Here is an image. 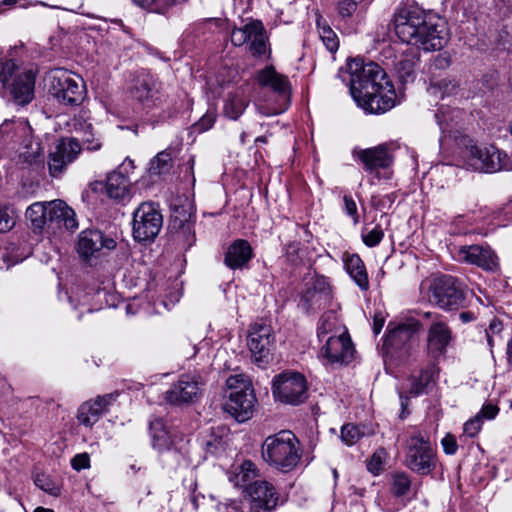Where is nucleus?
Returning <instances> with one entry per match:
<instances>
[{
    "mask_svg": "<svg viewBox=\"0 0 512 512\" xmlns=\"http://www.w3.org/2000/svg\"><path fill=\"white\" fill-rule=\"evenodd\" d=\"M350 93L365 112L385 113L396 105V92L385 71L374 62L355 58L348 64Z\"/></svg>",
    "mask_w": 512,
    "mask_h": 512,
    "instance_id": "f257e3e1",
    "label": "nucleus"
},
{
    "mask_svg": "<svg viewBox=\"0 0 512 512\" xmlns=\"http://www.w3.org/2000/svg\"><path fill=\"white\" fill-rule=\"evenodd\" d=\"M397 37L409 45L424 51L442 49L448 41V32L443 20H428L418 6H408L397 11L394 18Z\"/></svg>",
    "mask_w": 512,
    "mask_h": 512,
    "instance_id": "f03ea898",
    "label": "nucleus"
},
{
    "mask_svg": "<svg viewBox=\"0 0 512 512\" xmlns=\"http://www.w3.org/2000/svg\"><path fill=\"white\" fill-rule=\"evenodd\" d=\"M26 218L35 233L48 236L74 232L79 226L75 211L61 199L34 202L27 208Z\"/></svg>",
    "mask_w": 512,
    "mask_h": 512,
    "instance_id": "7ed1b4c3",
    "label": "nucleus"
},
{
    "mask_svg": "<svg viewBox=\"0 0 512 512\" xmlns=\"http://www.w3.org/2000/svg\"><path fill=\"white\" fill-rule=\"evenodd\" d=\"M150 433L153 448L161 454L164 463L172 469L190 465L187 455L188 440L177 427L156 418L150 422Z\"/></svg>",
    "mask_w": 512,
    "mask_h": 512,
    "instance_id": "20e7f679",
    "label": "nucleus"
},
{
    "mask_svg": "<svg viewBox=\"0 0 512 512\" xmlns=\"http://www.w3.org/2000/svg\"><path fill=\"white\" fill-rule=\"evenodd\" d=\"M263 460L282 472L297 467L302 456L298 438L289 430H282L268 436L261 447Z\"/></svg>",
    "mask_w": 512,
    "mask_h": 512,
    "instance_id": "39448f33",
    "label": "nucleus"
},
{
    "mask_svg": "<svg viewBox=\"0 0 512 512\" xmlns=\"http://www.w3.org/2000/svg\"><path fill=\"white\" fill-rule=\"evenodd\" d=\"M420 326L419 321L414 319L398 324L389 323L383 343L384 361L396 365L405 362L411 355L414 336Z\"/></svg>",
    "mask_w": 512,
    "mask_h": 512,
    "instance_id": "423d86ee",
    "label": "nucleus"
},
{
    "mask_svg": "<svg viewBox=\"0 0 512 512\" xmlns=\"http://www.w3.org/2000/svg\"><path fill=\"white\" fill-rule=\"evenodd\" d=\"M352 156L359 161L369 175V183L376 185L382 180H390L392 171L390 167L394 158L387 144H380L371 148L355 147Z\"/></svg>",
    "mask_w": 512,
    "mask_h": 512,
    "instance_id": "0eeeda50",
    "label": "nucleus"
},
{
    "mask_svg": "<svg viewBox=\"0 0 512 512\" xmlns=\"http://www.w3.org/2000/svg\"><path fill=\"white\" fill-rule=\"evenodd\" d=\"M10 93L17 104L25 105L34 97L35 73L32 70L20 71L13 60L0 64V94L8 84Z\"/></svg>",
    "mask_w": 512,
    "mask_h": 512,
    "instance_id": "6e6552de",
    "label": "nucleus"
},
{
    "mask_svg": "<svg viewBox=\"0 0 512 512\" xmlns=\"http://www.w3.org/2000/svg\"><path fill=\"white\" fill-rule=\"evenodd\" d=\"M404 463L407 468L419 475H428L436 468V452L428 436L415 432L409 437L406 442Z\"/></svg>",
    "mask_w": 512,
    "mask_h": 512,
    "instance_id": "1a4fd4ad",
    "label": "nucleus"
},
{
    "mask_svg": "<svg viewBox=\"0 0 512 512\" xmlns=\"http://www.w3.org/2000/svg\"><path fill=\"white\" fill-rule=\"evenodd\" d=\"M48 80L50 83L49 93L60 104L66 106L78 105L85 95L83 79L65 69L53 70Z\"/></svg>",
    "mask_w": 512,
    "mask_h": 512,
    "instance_id": "9d476101",
    "label": "nucleus"
},
{
    "mask_svg": "<svg viewBox=\"0 0 512 512\" xmlns=\"http://www.w3.org/2000/svg\"><path fill=\"white\" fill-rule=\"evenodd\" d=\"M249 505L231 502L223 505L222 512H272L277 506L278 494L273 484L266 480H255L247 487Z\"/></svg>",
    "mask_w": 512,
    "mask_h": 512,
    "instance_id": "9b49d317",
    "label": "nucleus"
},
{
    "mask_svg": "<svg viewBox=\"0 0 512 512\" xmlns=\"http://www.w3.org/2000/svg\"><path fill=\"white\" fill-rule=\"evenodd\" d=\"M467 287L457 278L443 275L434 279L430 299L441 309L456 310L465 306Z\"/></svg>",
    "mask_w": 512,
    "mask_h": 512,
    "instance_id": "f8f14e48",
    "label": "nucleus"
},
{
    "mask_svg": "<svg viewBox=\"0 0 512 512\" xmlns=\"http://www.w3.org/2000/svg\"><path fill=\"white\" fill-rule=\"evenodd\" d=\"M163 217L154 203H142L133 214V237L138 242L153 241L159 234Z\"/></svg>",
    "mask_w": 512,
    "mask_h": 512,
    "instance_id": "ddd939ff",
    "label": "nucleus"
},
{
    "mask_svg": "<svg viewBox=\"0 0 512 512\" xmlns=\"http://www.w3.org/2000/svg\"><path fill=\"white\" fill-rule=\"evenodd\" d=\"M231 42L235 46L246 45L249 52L256 57L266 55L268 51V36L261 21L253 20L242 27L234 28Z\"/></svg>",
    "mask_w": 512,
    "mask_h": 512,
    "instance_id": "4468645a",
    "label": "nucleus"
},
{
    "mask_svg": "<svg viewBox=\"0 0 512 512\" xmlns=\"http://www.w3.org/2000/svg\"><path fill=\"white\" fill-rule=\"evenodd\" d=\"M273 395L282 403L298 405L307 398V382L297 372L283 373L273 382Z\"/></svg>",
    "mask_w": 512,
    "mask_h": 512,
    "instance_id": "2eb2a0df",
    "label": "nucleus"
},
{
    "mask_svg": "<svg viewBox=\"0 0 512 512\" xmlns=\"http://www.w3.org/2000/svg\"><path fill=\"white\" fill-rule=\"evenodd\" d=\"M272 328L263 323H255L250 327L247 345L254 362L267 363L273 344Z\"/></svg>",
    "mask_w": 512,
    "mask_h": 512,
    "instance_id": "dca6fc26",
    "label": "nucleus"
},
{
    "mask_svg": "<svg viewBox=\"0 0 512 512\" xmlns=\"http://www.w3.org/2000/svg\"><path fill=\"white\" fill-rule=\"evenodd\" d=\"M129 92L131 98L145 109H151L161 101L158 83L152 75L145 72L139 73L132 80Z\"/></svg>",
    "mask_w": 512,
    "mask_h": 512,
    "instance_id": "f3484780",
    "label": "nucleus"
},
{
    "mask_svg": "<svg viewBox=\"0 0 512 512\" xmlns=\"http://www.w3.org/2000/svg\"><path fill=\"white\" fill-rule=\"evenodd\" d=\"M320 357L328 364H348L354 354L351 338L346 332L344 335L329 336L324 340Z\"/></svg>",
    "mask_w": 512,
    "mask_h": 512,
    "instance_id": "a211bd4d",
    "label": "nucleus"
},
{
    "mask_svg": "<svg viewBox=\"0 0 512 512\" xmlns=\"http://www.w3.org/2000/svg\"><path fill=\"white\" fill-rule=\"evenodd\" d=\"M456 257L460 262L477 266L483 270L494 271L498 268V257L488 245L460 246Z\"/></svg>",
    "mask_w": 512,
    "mask_h": 512,
    "instance_id": "6ab92c4d",
    "label": "nucleus"
},
{
    "mask_svg": "<svg viewBox=\"0 0 512 512\" xmlns=\"http://www.w3.org/2000/svg\"><path fill=\"white\" fill-rule=\"evenodd\" d=\"M116 241L104 235L100 230H84L80 233L77 251L84 259H89L93 256H98L104 251L115 249Z\"/></svg>",
    "mask_w": 512,
    "mask_h": 512,
    "instance_id": "aec40b11",
    "label": "nucleus"
},
{
    "mask_svg": "<svg viewBox=\"0 0 512 512\" xmlns=\"http://www.w3.org/2000/svg\"><path fill=\"white\" fill-rule=\"evenodd\" d=\"M454 337L449 325L442 320H434L427 331L426 349L430 357L437 359L446 354Z\"/></svg>",
    "mask_w": 512,
    "mask_h": 512,
    "instance_id": "412c9836",
    "label": "nucleus"
},
{
    "mask_svg": "<svg viewBox=\"0 0 512 512\" xmlns=\"http://www.w3.org/2000/svg\"><path fill=\"white\" fill-rule=\"evenodd\" d=\"M201 393L200 383L195 376L183 375L165 394V399L172 405L195 402Z\"/></svg>",
    "mask_w": 512,
    "mask_h": 512,
    "instance_id": "4be33fe9",
    "label": "nucleus"
},
{
    "mask_svg": "<svg viewBox=\"0 0 512 512\" xmlns=\"http://www.w3.org/2000/svg\"><path fill=\"white\" fill-rule=\"evenodd\" d=\"M118 396V392H113L83 403L77 414L79 422L86 427L93 426L109 410Z\"/></svg>",
    "mask_w": 512,
    "mask_h": 512,
    "instance_id": "5701e85b",
    "label": "nucleus"
},
{
    "mask_svg": "<svg viewBox=\"0 0 512 512\" xmlns=\"http://www.w3.org/2000/svg\"><path fill=\"white\" fill-rule=\"evenodd\" d=\"M194 215L190 204L175 206L171 214L170 227L178 238L185 240L188 246L194 241Z\"/></svg>",
    "mask_w": 512,
    "mask_h": 512,
    "instance_id": "b1692460",
    "label": "nucleus"
},
{
    "mask_svg": "<svg viewBox=\"0 0 512 512\" xmlns=\"http://www.w3.org/2000/svg\"><path fill=\"white\" fill-rule=\"evenodd\" d=\"M255 403L254 391L244 392V395L240 396L236 393L229 394L226 409L238 422H244L252 416Z\"/></svg>",
    "mask_w": 512,
    "mask_h": 512,
    "instance_id": "393cba45",
    "label": "nucleus"
},
{
    "mask_svg": "<svg viewBox=\"0 0 512 512\" xmlns=\"http://www.w3.org/2000/svg\"><path fill=\"white\" fill-rule=\"evenodd\" d=\"M249 97L244 87L229 90L223 100V114L231 120H237L249 105Z\"/></svg>",
    "mask_w": 512,
    "mask_h": 512,
    "instance_id": "a878e982",
    "label": "nucleus"
},
{
    "mask_svg": "<svg viewBox=\"0 0 512 512\" xmlns=\"http://www.w3.org/2000/svg\"><path fill=\"white\" fill-rule=\"evenodd\" d=\"M104 187L111 199L121 201L131 197V181L129 176L123 173L115 171L109 173Z\"/></svg>",
    "mask_w": 512,
    "mask_h": 512,
    "instance_id": "bb28decb",
    "label": "nucleus"
},
{
    "mask_svg": "<svg viewBox=\"0 0 512 512\" xmlns=\"http://www.w3.org/2000/svg\"><path fill=\"white\" fill-rule=\"evenodd\" d=\"M252 258V248L248 241L238 239L227 249L224 262L231 269L243 268Z\"/></svg>",
    "mask_w": 512,
    "mask_h": 512,
    "instance_id": "cd10ccee",
    "label": "nucleus"
},
{
    "mask_svg": "<svg viewBox=\"0 0 512 512\" xmlns=\"http://www.w3.org/2000/svg\"><path fill=\"white\" fill-rule=\"evenodd\" d=\"M418 62L419 53L414 48H409L407 52L402 53L395 64V71L402 83H411L415 80Z\"/></svg>",
    "mask_w": 512,
    "mask_h": 512,
    "instance_id": "c85d7f7f",
    "label": "nucleus"
},
{
    "mask_svg": "<svg viewBox=\"0 0 512 512\" xmlns=\"http://www.w3.org/2000/svg\"><path fill=\"white\" fill-rule=\"evenodd\" d=\"M346 272L354 280L357 286L366 291L369 289V279L366 267L362 259L357 254H346L343 258Z\"/></svg>",
    "mask_w": 512,
    "mask_h": 512,
    "instance_id": "c756f323",
    "label": "nucleus"
},
{
    "mask_svg": "<svg viewBox=\"0 0 512 512\" xmlns=\"http://www.w3.org/2000/svg\"><path fill=\"white\" fill-rule=\"evenodd\" d=\"M482 153H484L483 155H486V159L488 160L486 163L476 160V166L481 169V172L493 173L510 168L507 154L500 151L497 147L489 145Z\"/></svg>",
    "mask_w": 512,
    "mask_h": 512,
    "instance_id": "7c9ffc66",
    "label": "nucleus"
},
{
    "mask_svg": "<svg viewBox=\"0 0 512 512\" xmlns=\"http://www.w3.org/2000/svg\"><path fill=\"white\" fill-rule=\"evenodd\" d=\"M346 332H348L347 328L341 323L334 311L325 312L321 316L317 327V337L320 342L329 336L344 335Z\"/></svg>",
    "mask_w": 512,
    "mask_h": 512,
    "instance_id": "2f4dec72",
    "label": "nucleus"
},
{
    "mask_svg": "<svg viewBox=\"0 0 512 512\" xmlns=\"http://www.w3.org/2000/svg\"><path fill=\"white\" fill-rule=\"evenodd\" d=\"M258 81L262 86H269L280 95L289 94V81L286 76L279 74L273 67H266L258 74Z\"/></svg>",
    "mask_w": 512,
    "mask_h": 512,
    "instance_id": "473e14b6",
    "label": "nucleus"
},
{
    "mask_svg": "<svg viewBox=\"0 0 512 512\" xmlns=\"http://www.w3.org/2000/svg\"><path fill=\"white\" fill-rule=\"evenodd\" d=\"M258 475V470L256 465L250 461L245 460L241 465L234 468L229 473V481L232 482L235 486L247 487L251 484Z\"/></svg>",
    "mask_w": 512,
    "mask_h": 512,
    "instance_id": "72a5a7b5",
    "label": "nucleus"
},
{
    "mask_svg": "<svg viewBox=\"0 0 512 512\" xmlns=\"http://www.w3.org/2000/svg\"><path fill=\"white\" fill-rule=\"evenodd\" d=\"M438 376V368L431 364L421 370L419 376L412 381L410 393L417 396L427 392L434 384Z\"/></svg>",
    "mask_w": 512,
    "mask_h": 512,
    "instance_id": "f704fd0d",
    "label": "nucleus"
},
{
    "mask_svg": "<svg viewBox=\"0 0 512 512\" xmlns=\"http://www.w3.org/2000/svg\"><path fill=\"white\" fill-rule=\"evenodd\" d=\"M75 131L81 136L86 150L94 152L102 148L103 140L99 133L94 131L91 123L79 121L75 124Z\"/></svg>",
    "mask_w": 512,
    "mask_h": 512,
    "instance_id": "c9c22d12",
    "label": "nucleus"
},
{
    "mask_svg": "<svg viewBox=\"0 0 512 512\" xmlns=\"http://www.w3.org/2000/svg\"><path fill=\"white\" fill-rule=\"evenodd\" d=\"M43 149L38 141L32 137L26 136L19 148V162L23 164H36L41 160Z\"/></svg>",
    "mask_w": 512,
    "mask_h": 512,
    "instance_id": "e433bc0d",
    "label": "nucleus"
},
{
    "mask_svg": "<svg viewBox=\"0 0 512 512\" xmlns=\"http://www.w3.org/2000/svg\"><path fill=\"white\" fill-rule=\"evenodd\" d=\"M318 33L321 41L331 53H334L339 48V39L336 33L331 29L329 25L322 19L321 15H317L316 19Z\"/></svg>",
    "mask_w": 512,
    "mask_h": 512,
    "instance_id": "4c0bfd02",
    "label": "nucleus"
},
{
    "mask_svg": "<svg viewBox=\"0 0 512 512\" xmlns=\"http://www.w3.org/2000/svg\"><path fill=\"white\" fill-rule=\"evenodd\" d=\"M459 83L455 79L443 78L439 81L432 82L428 88V93L434 97L443 99L457 93Z\"/></svg>",
    "mask_w": 512,
    "mask_h": 512,
    "instance_id": "58836bf2",
    "label": "nucleus"
},
{
    "mask_svg": "<svg viewBox=\"0 0 512 512\" xmlns=\"http://www.w3.org/2000/svg\"><path fill=\"white\" fill-rule=\"evenodd\" d=\"M81 145L76 138H62L55 146V151L59 152L65 159L73 162L81 152Z\"/></svg>",
    "mask_w": 512,
    "mask_h": 512,
    "instance_id": "ea45409f",
    "label": "nucleus"
},
{
    "mask_svg": "<svg viewBox=\"0 0 512 512\" xmlns=\"http://www.w3.org/2000/svg\"><path fill=\"white\" fill-rule=\"evenodd\" d=\"M487 146L488 145H471L463 151V158L467 168L481 171V169L476 166V160L482 161L483 163L487 162L488 159H486V155L482 153L483 150L487 149Z\"/></svg>",
    "mask_w": 512,
    "mask_h": 512,
    "instance_id": "a19ab883",
    "label": "nucleus"
},
{
    "mask_svg": "<svg viewBox=\"0 0 512 512\" xmlns=\"http://www.w3.org/2000/svg\"><path fill=\"white\" fill-rule=\"evenodd\" d=\"M172 157L166 150L159 152L149 165V173L151 176H159L167 173L171 168Z\"/></svg>",
    "mask_w": 512,
    "mask_h": 512,
    "instance_id": "79ce46f5",
    "label": "nucleus"
},
{
    "mask_svg": "<svg viewBox=\"0 0 512 512\" xmlns=\"http://www.w3.org/2000/svg\"><path fill=\"white\" fill-rule=\"evenodd\" d=\"M226 386L229 394L244 395V392L254 391L251 381L244 375H232L226 380Z\"/></svg>",
    "mask_w": 512,
    "mask_h": 512,
    "instance_id": "37998d69",
    "label": "nucleus"
},
{
    "mask_svg": "<svg viewBox=\"0 0 512 512\" xmlns=\"http://www.w3.org/2000/svg\"><path fill=\"white\" fill-rule=\"evenodd\" d=\"M17 212L13 205L0 203V233L12 230L17 221Z\"/></svg>",
    "mask_w": 512,
    "mask_h": 512,
    "instance_id": "c03bdc74",
    "label": "nucleus"
},
{
    "mask_svg": "<svg viewBox=\"0 0 512 512\" xmlns=\"http://www.w3.org/2000/svg\"><path fill=\"white\" fill-rule=\"evenodd\" d=\"M411 489V479L405 472H397L392 476L391 492L396 497L407 495Z\"/></svg>",
    "mask_w": 512,
    "mask_h": 512,
    "instance_id": "a18cd8bd",
    "label": "nucleus"
},
{
    "mask_svg": "<svg viewBox=\"0 0 512 512\" xmlns=\"http://www.w3.org/2000/svg\"><path fill=\"white\" fill-rule=\"evenodd\" d=\"M364 428L354 424H346L341 429V440L348 446H352L365 435Z\"/></svg>",
    "mask_w": 512,
    "mask_h": 512,
    "instance_id": "49530a36",
    "label": "nucleus"
},
{
    "mask_svg": "<svg viewBox=\"0 0 512 512\" xmlns=\"http://www.w3.org/2000/svg\"><path fill=\"white\" fill-rule=\"evenodd\" d=\"M69 163H71V161H68V159H65L59 152L54 150L50 153L48 160L50 175L52 177H58Z\"/></svg>",
    "mask_w": 512,
    "mask_h": 512,
    "instance_id": "de8ad7c7",
    "label": "nucleus"
},
{
    "mask_svg": "<svg viewBox=\"0 0 512 512\" xmlns=\"http://www.w3.org/2000/svg\"><path fill=\"white\" fill-rule=\"evenodd\" d=\"M361 237L366 246L375 247L382 241L384 231L382 227L377 224L371 230H368L367 228L363 229Z\"/></svg>",
    "mask_w": 512,
    "mask_h": 512,
    "instance_id": "09e8293b",
    "label": "nucleus"
},
{
    "mask_svg": "<svg viewBox=\"0 0 512 512\" xmlns=\"http://www.w3.org/2000/svg\"><path fill=\"white\" fill-rule=\"evenodd\" d=\"M386 455L384 449L375 451L367 463V469L374 475H378L383 470Z\"/></svg>",
    "mask_w": 512,
    "mask_h": 512,
    "instance_id": "8fccbe9b",
    "label": "nucleus"
},
{
    "mask_svg": "<svg viewBox=\"0 0 512 512\" xmlns=\"http://www.w3.org/2000/svg\"><path fill=\"white\" fill-rule=\"evenodd\" d=\"M217 118V113L214 109L208 110L195 124V129L198 132H205L212 128Z\"/></svg>",
    "mask_w": 512,
    "mask_h": 512,
    "instance_id": "3c124183",
    "label": "nucleus"
},
{
    "mask_svg": "<svg viewBox=\"0 0 512 512\" xmlns=\"http://www.w3.org/2000/svg\"><path fill=\"white\" fill-rule=\"evenodd\" d=\"M337 9L343 18L351 17L357 9V0H338Z\"/></svg>",
    "mask_w": 512,
    "mask_h": 512,
    "instance_id": "603ef678",
    "label": "nucleus"
},
{
    "mask_svg": "<svg viewBox=\"0 0 512 512\" xmlns=\"http://www.w3.org/2000/svg\"><path fill=\"white\" fill-rule=\"evenodd\" d=\"M482 424L483 421L477 415H475L473 418L464 423L463 432L469 437H474L480 431Z\"/></svg>",
    "mask_w": 512,
    "mask_h": 512,
    "instance_id": "864d4df0",
    "label": "nucleus"
},
{
    "mask_svg": "<svg viewBox=\"0 0 512 512\" xmlns=\"http://www.w3.org/2000/svg\"><path fill=\"white\" fill-rule=\"evenodd\" d=\"M186 0H155L153 12L164 14L172 7L183 4Z\"/></svg>",
    "mask_w": 512,
    "mask_h": 512,
    "instance_id": "5fc2aeb1",
    "label": "nucleus"
},
{
    "mask_svg": "<svg viewBox=\"0 0 512 512\" xmlns=\"http://www.w3.org/2000/svg\"><path fill=\"white\" fill-rule=\"evenodd\" d=\"M343 202L346 214L353 219L354 224H357L359 222V215L356 202L350 195H345L343 197Z\"/></svg>",
    "mask_w": 512,
    "mask_h": 512,
    "instance_id": "6e6d98bb",
    "label": "nucleus"
},
{
    "mask_svg": "<svg viewBox=\"0 0 512 512\" xmlns=\"http://www.w3.org/2000/svg\"><path fill=\"white\" fill-rule=\"evenodd\" d=\"M499 413V407L495 404L487 403L483 405L481 410L476 414L482 421L492 420Z\"/></svg>",
    "mask_w": 512,
    "mask_h": 512,
    "instance_id": "4d7b16f0",
    "label": "nucleus"
},
{
    "mask_svg": "<svg viewBox=\"0 0 512 512\" xmlns=\"http://www.w3.org/2000/svg\"><path fill=\"white\" fill-rule=\"evenodd\" d=\"M443 450L448 455H454L457 452L458 445L456 442V438L452 434H446V436L441 441Z\"/></svg>",
    "mask_w": 512,
    "mask_h": 512,
    "instance_id": "13d9d810",
    "label": "nucleus"
},
{
    "mask_svg": "<svg viewBox=\"0 0 512 512\" xmlns=\"http://www.w3.org/2000/svg\"><path fill=\"white\" fill-rule=\"evenodd\" d=\"M71 465L78 471L86 469L90 466V457L87 453L77 454L72 458Z\"/></svg>",
    "mask_w": 512,
    "mask_h": 512,
    "instance_id": "bf43d9fd",
    "label": "nucleus"
},
{
    "mask_svg": "<svg viewBox=\"0 0 512 512\" xmlns=\"http://www.w3.org/2000/svg\"><path fill=\"white\" fill-rule=\"evenodd\" d=\"M34 482L37 487L46 491L50 494H56V489L54 488L51 481L45 475H37L34 479Z\"/></svg>",
    "mask_w": 512,
    "mask_h": 512,
    "instance_id": "052dcab7",
    "label": "nucleus"
},
{
    "mask_svg": "<svg viewBox=\"0 0 512 512\" xmlns=\"http://www.w3.org/2000/svg\"><path fill=\"white\" fill-rule=\"evenodd\" d=\"M133 169H134V161L132 159H130V158H126L119 165L117 170H115V172H120V173H123L124 175L128 176L129 172L132 171Z\"/></svg>",
    "mask_w": 512,
    "mask_h": 512,
    "instance_id": "680f3d73",
    "label": "nucleus"
},
{
    "mask_svg": "<svg viewBox=\"0 0 512 512\" xmlns=\"http://www.w3.org/2000/svg\"><path fill=\"white\" fill-rule=\"evenodd\" d=\"M321 297L320 293H318L317 291L313 290V291H310L308 290L302 297V299L307 303L309 304L310 306H312L313 304H315L318 299Z\"/></svg>",
    "mask_w": 512,
    "mask_h": 512,
    "instance_id": "e2e57ef3",
    "label": "nucleus"
},
{
    "mask_svg": "<svg viewBox=\"0 0 512 512\" xmlns=\"http://www.w3.org/2000/svg\"><path fill=\"white\" fill-rule=\"evenodd\" d=\"M433 65L436 67V68H440V69H444V68H447L449 65H450V60L447 56L445 55H438L434 62H433Z\"/></svg>",
    "mask_w": 512,
    "mask_h": 512,
    "instance_id": "0e129e2a",
    "label": "nucleus"
},
{
    "mask_svg": "<svg viewBox=\"0 0 512 512\" xmlns=\"http://www.w3.org/2000/svg\"><path fill=\"white\" fill-rule=\"evenodd\" d=\"M373 205L378 209L385 208L386 204L391 205L393 203V197L392 195H386L383 198H381L378 202H375V198L373 197Z\"/></svg>",
    "mask_w": 512,
    "mask_h": 512,
    "instance_id": "69168bd1",
    "label": "nucleus"
},
{
    "mask_svg": "<svg viewBox=\"0 0 512 512\" xmlns=\"http://www.w3.org/2000/svg\"><path fill=\"white\" fill-rule=\"evenodd\" d=\"M502 330V325L499 322L492 321L489 325V329L486 332H489L491 335L497 334Z\"/></svg>",
    "mask_w": 512,
    "mask_h": 512,
    "instance_id": "338daca9",
    "label": "nucleus"
},
{
    "mask_svg": "<svg viewBox=\"0 0 512 512\" xmlns=\"http://www.w3.org/2000/svg\"><path fill=\"white\" fill-rule=\"evenodd\" d=\"M14 124L10 121H5L1 126H0V142L3 140V137L6 133H8V131L11 129V127L13 126Z\"/></svg>",
    "mask_w": 512,
    "mask_h": 512,
    "instance_id": "774afa93",
    "label": "nucleus"
}]
</instances>
